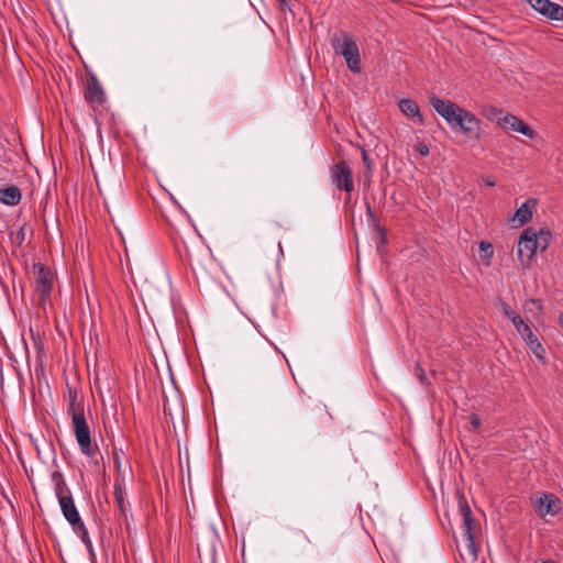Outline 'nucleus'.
<instances>
[{
	"instance_id": "nucleus-12",
	"label": "nucleus",
	"mask_w": 563,
	"mask_h": 563,
	"mask_svg": "<svg viewBox=\"0 0 563 563\" xmlns=\"http://www.w3.org/2000/svg\"><path fill=\"white\" fill-rule=\"evenodd\" d=\"M534 508L540 517L554 516L560 511V499L553 494H542L534 501Z\"/></svg>"
},
{
	"instance_id": "nucleus-3",
	"label": "nucleus",
	"mask_w": 563,
	"mask_h": 563,
	"mask_svg": "<svg viewBox=\"0 0 563 563\" xmlns=\"http://www.w3.org/2000/svg\"><path fill=\"white\" fill-rule=\"evenodd\" d=\"M74 434L79 445L80 452L89 459L98 453V445L92 443L90 427L85 416H74L71 420Z\"/></svg>"
},
{
	"instance_id": "nucleus-6",
	"label": "nucleus",
	"mask_w": 563,
	"mask_h": 563,
	"mask_svg": "<svg viewBox=\"0 0 563 563\" xmlns=\"http://www.w3.org/2000/svg\"><path fill=\"white\" fill-rule=\"evenodd\" d=\"M331 181L339 189L351 194L354 189L353 173L347 162L340 161L331 167Z\"/></svg>"
},
{
	"instance_id": "nucleus-25",
	"label": "nucleus",
	"mask_w": 563,
	"mask_h": 563,
	"mask_svg": "<svg viewBox=\"0 0 563 563\" xmlns=\"http://www.w3.org/2000/svg\"><path fill=\"white\" fill-rule=\"evenodd\" d=\"M290 542L294 547H298L300 542H303L306 544L310 543V539L302 530H296L291 536Z\"/></svg>"
},
{
	"instance_id": "nucleus-30",
	"label": "nucleus",
	"mask_w": 563,
	"mask_h": 563,
	"mask_svg": "<svg viewBox=\"0 0 563 563\" xmlns=\"http://www.w3.org/2000/svg\"><path fill=\"white\" fill-rule=\"evenodd\" d=\"M510 321L511 323L514 324V327L517 329L518 327L522 325L525 322V320L517 313H515L512 316V318H510Z\"/></svg>"
},
{
	"instance_id": "nucleus-33",
	"label": "nucleus",
	"mask_w": 563,
	"mask_h": 563,
	"mask_svg": "<svg viewBox=\"0 0 563 563\" xmlns=\"http://www.w3.org/2000/svg\"><path fill=\"white\" fill-rule=\"evenodd\" d=\"M318 410H319V416L322 420H324V421L329 420L330 417L324 407L318 406Z\"/></svg>"
},
{
	"instance_id": "nucleus-13",
	"label": "nucleus",
	"mask_w": 563,
	"mask_h": 563,
	"mask_svg": "<svg viewBox=\"0 0 563 563\" xmlns=\"http://www.w3.org/2000/svg\"><path fill=\"white\" fill-rule=\"evenodd\" d=\"M463 541L457 545L461 558L464 561L475 562L478 555V549L475 543L474 534H462Z\"/></svg>"
},
{
	"instance_id": "nucleus-27",
	"label": "nucleus",
	"mask_w": 563,
	"mask_h": 563,
	"mask_svg": "<svg viewBox=\"0 0 563 563\" xmlns=\"http://www.w3.org/2000/svg\"><path fill=\"white\" fill-rule=\"evenodd\" d=\"M516 330L520 334L522 340L526 336L531 335V333H532V330H531V328H530V325L528 323H523L522 325L518 327Z\"/></svg>"
},
{
	"instance_id": "nucleus-32",
	"label": "nucleus",
	"mask_w": 563,
	"mask_h": 563,
	"mask_svg": "<svg viewBox=\"0 0 563 563\" xmlns=\"http://www.w3.org/2000/svg\"><path fill=\"white\" fill-rule=\"evenodd\" d=\"M471 426L473 429H478L481 427V419L477 415L473 413L471 415Z\"/></svg>"
},
{
	"instance_id": "nucleus-22",
	"label": "nucleus",
	"mask_w": 563,
	"mask_h": 563,
	"mask_svg": "<svg viewBox=\"0 0 563 563\" xmlns=\"http://www.w3.org/2000/svg\"><path fill=\"white\" fill-rule=\"evenodd\" d=\"M494 255L493 245L489 242L482 241L479 243V257L483 260H490Z\"/></svg>"
},
{
	"instance_id": "nucleus-34",
	"label": "nucleus",
	"mask_w": 563,
	"mask_h": 563,
	"mask_svg": "<svg viewBox=\"0 0 563 563\" xmlns=\"http://www.w3.org/2000/svg\"><path fill=\"white\" fill-rule=\"evenodd\" d=\"M365 205H366V213H367V216H368L373 221H375V216H374V212H373V210H372V208H371V206H369L368 201H366V202H365Z\"/></svg>"
},
{
	"instance_id": "nucleus-38",
	"label": "nucleus",
	"mask_w": 563,
	"mask_h": 563,
	"mask_svg": "<svg viewBox=\"0 0 563 563\" xmlns=\"http://www.w3.org/2000/svg\"><path fill=\"white\" fill-rule=\"evenodd\" d=\"M486 185H488V186H494V185H495V181H493V180H487V181H486Z\"/></svg>"
},
{
	"instance_id": "nucleus-9",
	"label": "nucleus",
	"mask_w": 563,
	"mask_h": 563,
	"mask_svg": "<svg viewBox=\"0 0 563 563\" xmlns=\"http://www.w3.org/2000/svg\"><path fill=\"white\" fill-rule=\"evenodd\" d=\"M538 13L549 20L563 21V7L550 0H526Z\"/></svg>"
},
{
	"instance_id": "nucleus-8",
	"label": "nucleus",
	"mask_w": 563,
	"mask_h": 563,
	"mask_svg": "<svg viewBox=\"0 0 563 563\" xmlns=\"http://www.w3.org/2000/svg\"><path fill=\"white\" fill-rule=\"evenodd\" d=\"M457 504L463 519L462 534H474L479 529V523L475 519L474 514L463 493H457Z\"/></svg>"
},
{
	"instance_id": "nucleus-40",
	"label": "nucleus",
	"mask_w": 563,
	"mask_h": 563,
	"mask_svg": "<svg viewBox=\"0 0 563 563\" xmlns=\"http://www.w3.org/2000/svg\"><path fill=\"white\" fill-rule=\"evenodd\" d=\"M278 250H279L280 253H283V249H282L280 242H278Z\"/></svg>"
},
{
	"instance_id": "nucleus-19",
	"label": "nucleus",
	"mask_w": 563,
	"mask_h": 563,
	"mask_svg": "<svg viewBox=\"0 0 563 563\" xmlns=\"http://www.w3.org/2000/svg\"><path fill=\"white\" fill-rule=\"evenodd\" d=\"M21 190L14 185L0 189V202L7 206H16L21 202Z\"/></svg>"
},
{
	"instance_id": "nucleus-23",
	"label": "nucleus",
	"mask_w": 563,
	"mask_h": 563,
	"mask_svg": "<svg viewBox=\"0 0 563 563\" xmlns=\"http://www.w3.org/2000/svg\"><path fill=\"white\" fill-rule=\"evenodd\" d=\"M525 309L532 313H541L542 312V301L540 299H528L525 303Z\"/></svg>"
},
{
	"instance_id": "nucleus-11",
	"label": "nucleus",
	"mask_w": 563,
	"mask_h": 563,
	"mask_svg": "<svg viewBox=\"0 0 563 563\" xmlns=\"http://www.w3.org/2000/svg\"><path fill=\"white\" fill-rule=\"evenodd\" d=\"M62 514L67 522L71 526L74 532L78 531L81 527H85V523L79 515V511L75 505L74 498H62L58 503Z\"/></svg>"
},
{
	"instance_id": "nucleus-16",
	"label": "nucleus",
	"mask_w": 563,
	"mask_h": 563,
	"mask_svg": "<svg viewBox=\"0 0 563 563\" xmlns=\"http://www.w3.org/2000/svg\"><path fill=\"white\" fill-rule=\"evenodd\" d=\"M537 206L536 199H528L516 211L512 222L514 227H521L532 218V211Z\"/></svg>"
},
{
	"instance_id": "nucleus-2",
	"label": "nucleus",
	"mask_w": 563,
	"mask_h": 563,
	"mask_svg": "<svg viewBox=\"0 0 563 563\" xmlns=\"http://www.w3.org/2000/svg\"><path fill=\"white\" fill-rule=\"evenodd\" d=\"M332 46L335 53L341 55L352 73H361L360 49L351 35L344 33L340 38L332 40Z\"/></svg>"
},
{
	"instance_id": "nucleus-4",
	"label": "nucleus",
	"mask_w": 563,
	"mask_h": 563,
	"mask_svg": "<svg viewBox=\"0 0 563 563\" xmlns=\"http://www.w3.org/2000/svg\"><path fill=\"white\" fill-rule=\"evenodd\" d=\"M492 112L494 114V119L501 128L521 133L529 139H534L537 136L536 131L518 117L504 112L501 109L497 108H493Z\"/></svg>"
},
{
	"instance_id": "nucleus-39",
	"label": "nucleus",
	"mask_w": 563,
	"mask_h": 563,
	"mask_svg": "<svg viewBox=\"0 0 563 563\" xmlns=\"http://www.w3.org/2000/svg\"><path fill=\"white\" fill-rule=\"evenodd\" d=\"M542 563H556V562H554L552 560H545V561H542Z\"/></svg>"
},
{
	"instance_id": "nucleus-41",
	"label": "nucleus",
	"mask_w": 563,
	"mask_h": 563,
	"mask_svg": "<svg viewBox=\"0 0 563 563\" xmlns=\"http://www.w3.org/2000/svg\"><path fill=\"white\" fill-rule=\"evenodd\" d=\"M470 2H474L475 0H468Z\"/></svg>"
},
{
	"instance_id": "nucleus-31",
	"label": "nucleus",
	"mask_w": 563,
	"mask_h": 563,
	"mask_svg": "<svg viewBox=\"0 0 563 563\" xmlns=\"http://www.w3.org/2000/svg\"><path fill=\"white\" fill-rule=\"evenodd\" d=\"M417 152H418L421 156H423V157H424V156H428V155H429V152H430V151H429V147H428V145H427V144H424V143H420V144H418V146H417Z\"/></svg>"
},
{
	"instance_id": "nucleus-26",
	"label": "nucleus",
	"mask_w": 563,
	"mask_h": 563,
	"mask_svg": "<svg viewBox=\"0 0 563 563\" xmlns=\"http://www.w3.org/2000/svg\"><path fill=\"white\" fill-rule=\"evenodd\" d=\"M415 371H416V376L418 377L419 382L426 386H429L430 382L428 380L424 369L421 367V365L419 363L416 364Z\"/></svg>"
},
{
	"instance_id": "nucleus-36",
	"label": "nucleus",
	"mask_w": 563,
	"mask_h": 563,
	"mask_svg": "<svg viewBox=\"0 0 563 563\" xmlns=\"http://www.w3.org/2000/svg\"><path fill=\"white\" fill-rule=\"evenodd\" d=\"M114 462L118 466L120 465V459L117 452H114Z\"/></svg>"
},
{
	"instance_id": "nucleus-28",
	"label": "nucleus",
	"mask_w": 563,
	"mask_h": 563,
	"mask_svg": "<svg viewBox=\"0 0 563 563\" xmlns=\"http://www.w3.org/2000/svg\"><path fill=\"white\" fill-rule=\"evenodd\" d=\"M362 161H363V164L366 167V169L372 170V168H373L372 159L365 150L362 151Z\"/></svg>"
},
{
	"instance_id": "nucleus-35",
	"label": "nucleus",
	"mask_w": 563,
	"mask_h": 563,
	"mask_svg": "<svg viewBox=\"0 0 563 563\" xmlns=\"http://www.w3.org/2000/svg\"><path fill=\"white\" fill-rule=\"evenodd\" d=\"M282 7L290 9L292 5V0H277Z\"/></svg>"
},
{
	"instance_id": "nucleus-21",
	"label": "nucleus",
	"mask_w": 563,
	"mask_h": 563,
	"mask_svg": "<svg viewBox=\"0 0 563 563\" xmlns=\"http://www.w3.org/2000/svg\"><path fill=\"white\" fill-rule=\"evenodd\" d=\"M534 238L537 251L544 252L550 245L552 234L549 230L540 229L539 231L534 230Z\"/></svg>"
},
{
	"instance_id": "nucleus-1",
	"label": "nucleus",
	"mask_w": 563,
	"mask_h": 563,
	"mask_svg": "<svg viewBox=\"0 0 563 563\" xmlns=\"http://www.w3.org/2000/svg\"><path fill=\"white\" fill-rule=\"evenodd\" d=\"M429 103L442 117L452 130H459L471 140L481 137V120L451 100L437 96L429 97Z\"/></svg>"
},
{
	"instance_id": "nucleus-14",
	"label": "nucleus",
	"mask_w": 563,
	"mask_h": 563,
	"mask_svg": "<svg viewBox=\"0 0 563 563\" xmlns=\"http://www.w3.org/2000/svg\"><path fill=\"white\" fill-rule=\"evenodd\" d=\"M399 110L404 115H406L408 119H411L413 122L423 124V115L420 112L418 103L410 98H404L400 99L398 102Z\"/></svg>"
},
{
	"instance_id": "nucleus-5",
	"label": "nucleus",
	"mask_w": 563,
	"mask_h": 563,
	"mask_svg": "<svg viewBox=\"0 0 563 563\" xmlns=\"http://www.w3.org/2000/svg\"><path fill=\"white\" fill-rule=\"evenodd\" d=\"M33 269L36 273V291L40 296L38 300L41 305H45V302L49 299L51 292L54 285V275L52 271L41 264L36 263L33 265Z\"/></svg>"
},
{
	"instance_id": "nucleus-17",
	"label": "nucleus",
	"mask_w": 563,
	"mask_h": 563,
	"mask_svg": "<svg viewBox=\"0 0 563 563\" xmlns=\"http://www.w3.org/2000/svg\"><path fill=\"white\" fill-rule=\"evenodd\" d=\"M51 479L54 484V493L58 500V503L62 500V498H70L71 492L69 487L67 486L63 474L59 471H54L51 474Z\"/></svg>"
},
{
	"instance_id": "nucleus-20",
	"label": "nucleus",
	"mask_w": 563,
	"mask_h": 563,
	"mask_svg": "<svg viewBox=\"0 0 563 563\" xmlns=\"http://www.w3.org/2000/svg\"><path fill=\"white\" fill-rule=\"evenodd\" d=\"M523 341L528 345L529 350L533 353V355L542 363H545V350L539 341L538 336L532 332L531 335L526 336Z\"/></svg>"
},
{
	"instance_id": "nucleus-18",
	"label": "nucleus",
	"mask_w": 563,
	"mask_h": 563,
	"mask_svg": "<svg viewBox=\"0 0 563 563\" xmlns=\"http://www.w3.org/2000/svg\"><path fill=\"white\" fill-rule=\"evenodd\" d=\"M113 488H114L113 495H114V499H115L117 506L119 508L120 515L123 518H126V511H128L129 504L125 501V498H124V495H125L124 479L122 477L115 478Z\"/></svg>"
},
{
	"instance_id": "nucleus-7",
	"label": "nucleus",
	"mask_w": 563,
	"mask_h": 563,
	"mask_svg": "<svg viewBox=\"0 0 563 563\" xmlns=\"http://www.w3.org/2000/svg\"><path fill=\"white\" fill-rule=\"evenodd\" d=\"M537 252L534 229L527 228L519 238L517 257L521 265H527Z\"/></svg>"
},
{
	"instance_id": "nucleus-24",
	"label": "nucleus",
	"mask_w": 563,
	"mask_h": 563,
	"mask_svg": "<svg viewBox=\"0 0 563 563\" xmlns=\"http://www.w3.org/2000/svg\"><path fill=\"white\" fill-rule=\"evenodd\" d=\"M75 533L80 538L81 542L86 545L87 550L89 552H91L92 551V542H91V539L89 537V532H88V529L86 528V526L78 529V531H75Z\"/></svg>"
},
{
	"instance_id": "nucleus-29",
	"label": "nucleus",
	"mask_w": 563,
	"mask_h": 563,
	"mask_svg": "<svg viewBox=\"0 0 563 563\" xmlns=\"http://www.w3.org/2000/svg\"><path fill=\"white\" fill-rule=\"evenodd\" d=\"M501 309H503V313L504 316L510 320V318H512V316L516 313L511 307L508 305V303H503L501 306Z\"/></svg>"
},
{
	"instance_id": "nucleus-10",
	"label": "nucleus",
	"mask_w": 563,
	"mask_h": 563,
	"mask_svg": "<svg viewBox=\"0 0 563 563\" xmlns=\"http://www.w3.org/2000/svg\"><path fill=\"white\" fill-rule=\"evenodd\" d=\"M84 97L88 103L92 104L99 106L106 101V93L97 76L92 73L89 74V77L86 81Z\"/></svg>"
},
{
	"instance_id": "nucleus-37",
	"label": "nucleus",
	"mask_w": 563,
	"mask_h": 563,
	"mask_svg": "<svg viewBox=\"0 0 563 563\" xmlns=\"http://www.w3.org/2000/svg\"><path fill=\"white\" fill-rule=\"evenodd\" d=\"M559 321L561 327L563 328V312L560 314Z\"/></svg>"
},
{
	"instance_id": "nucleus-15",
	"label": "nucleus",
	"mask_w": 563,
	"mask_h": 563,
	"mask_svg": "<svg viewBox=\"0 0 563 563\" xmlns=\"http://www.w3.org/2000/svg\"><path fill=\"white\" fill-rule=\"evenodd\" d=\"M67 386V413L70 416L71 420L74 416H85L84 405L79 393L76 389H73L69 384Z\"/></svg>"
}]
</instances>
